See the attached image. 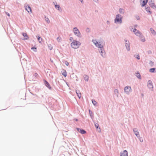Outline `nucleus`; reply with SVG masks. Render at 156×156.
<instances>
[{
	"label": "nucleus",
	"instance_id": "nucleus-1",
	"mask_svg": "<svg viewBox=\"0 0 156 156\" xmlns=\"http://www.w3.org/2000/svg\"><path fill=\"white\" fill-rule=\"evenodd\" d=\"M92 42L96 46L98 47V48H100L101 49V55L103 56L105 55L104 52H103L102 50V48H103V45L100 43V42H98L96 40H93Z\"/></svg>",
	"mask_w": 156,
	"mask_h": 156
},
{
	"label": "nucleus",
	"instance_id": "nucleus-2",
	"mask_svg": "<svg viewBox=\"0 0 156 156\" xmlns=\"http://www.w3.org/2000/svg\"><path fill=\"white\" fill-rule=\"evenodd\" d=\"M80 45V42L76 40H73L71 44V45L72 48L75 49L78 48Z\"/></svg>",
	"mask_w": 156,
	"mask_h": 156
},
{
	"label": "nucleus",
	"instance_id": "nucleus-3",
	"mask_svg": "<svg viewBox=\"0 0 156 156\" xmlns=\"http://www.w3.org/2000/svg\"><path fill=\"white\" fill-rule=\"evenodd\" d=\"M74 33L75 35H76L78 37H80L81 36V34L79 30L76 27H75L73 29Z\"/></svg>",
	"mask_w": 156,
	"mask_h": 156
},
{
	"label": "nucleus",
	"instance_id": "nucleus-4",
	"mask_svg": "<svg viewBox=\"0 0 156 156\" xmlns=\"http://www.w3.org/2000/svg\"><path fill=\"white\" fill-rule=\"evenodd\" d=\"M115 22H122V19L119 15H117L115 20Z\"/></svg>",
	"mask_w": 156,
	"mask_h": 156
},
{
	"label": "nucleus",
	"instance_id": "nucleus-5",
	"mask_svg": "<svg viewBox=\"0 0 156 156\" xmlns=\"http://www.w3.org/2000/svg\"><path fill=\"white\" fill-rule=\"evenodd\" d=\"M133 31L134 33L137 36H140L142 34L138 30H136L135 28L133 29Z\"/></svg>",
	"mask_w": 156,
	"mask_h": 156
},
{
	"label": "nucleus",
	"instance_id": "nucleus-6",
	"mask_svg": "<svg viewBox=\"0 0 156 156\" xmlns=\"http://www.w3.org/2000/svg\"><path fill=\"white\" fill-rule=\"evenodd\" d=\"M125 92L127 94H129L131 90V88L129 87H126L124 88Z\"/></svg>",
	"mask_w": 156,
	"mask_h": 156
},
{
	"label": "nucleus",
	"instance_id": "nucleus-7",
	"mask_svg": "<svg viewBox=\"0 0 156 156\" xmlns=\"http://www.w3.org/2000/svg\"><path fill=\"white\" fill-rule=\"evenodd\" d=\"M147 86L149 88L152 89L153 88V85L151 81L149 80L148 82Z\"/></svg>",
	"mask_w": 156,
	"mask_h": 156
},
{
	"label": "nucleus",
	"instance_id": "nucleus-8",
	"mask_svg": "<svg viewBox=\"0 0 156 156\" xmlns=\"http://www.w3.org/2000/svg\"><path fill=\"white\" fill-rule=\"evenodd\" d=\"M25 8L27 11L29 13H31V9L30 7L28 5L25 6Z\"/></svg>",
	"mask_w": 156,
	"mask_h": 156
},
{
	"label": "nucleus",
	"instance_id": "nucleus-9",
	"mask_svg": "<svg viewBox=\"0 0 156 156\" xmlns=\"http://www.w3.org/2000/svg\"><path fill=\"white\" fill-rule=\"evenodd\" d=\"M140 2L142 6H144L147 3L148 0H140Z\"/></svg>",
	"mask_w": 156,
	"mask_h": 156
},
{
	"label": "nucleus",
	"instance_id": "nucleus-10",
	"mask_svg": "<svg viewBox=\"0 0 156 156\" xmlns=\"http://www.w3.org/2000/svg\"><path fill=\"white\" fill-rule=\"evenodd\" d=\"M76 129L79 132L81 133V134H85L86 133V131L83 129H80L78 128H77Z\"/></svg>",
	"mask_w": 156,
	"mask_h": 156
},
{
	"label": "nucleus",
	"instance_id": "nucleus-11",
	"mask_svg": "<svg viewBox=\"0 0 156 156\" xmlns=\"http://www.w3.org/2000/svg\"><path fill=\"white\" fill-rule=\"evenodd\" d=\"M120 156H128V153L127 151L125 150L122 152L121 153Z\"/></svg>",
	"mask_w": 156,
	"mask_h": 156
},
{
	"label": "nucleus",
	"instance_id": "nucleus-12",
	"mask_svg": "<svg viewBox=\"0 0 156 156\" xmlns=\"http://www.w3.org/2000/svg\"><path fill=\"white\" fill-rule=\"evenodd\" d=\"M125 45L128 51H129L130 50L129 42V41H127V40L126 41Z\"/></svg>",
	"mask_w": 156,
	"mask_h": 156
},
{
	"label": "nucleus",
	"instance_id": "nucleus-13",
	"mask_svg": "<svg viewBox=\"0 0 156 156\" xmlns=\"http://www.w3.org/2000/svg\"><path fill=\"white\" fill-rule=\"evenodd\" d=\"M61 73L64 77H66L67 76V73L65 70L63 69L61 71Z\"/></svg>",
	"mask_w": 156,
	"mask_h": 156
},
{
	"label": "nucleus",
	"instance_id": "nucleus-14",
	"mask_svg": "<svg viewBox=\"0 0 156 156\" xmlns=\"http://www.w3.org/2000/svg\"><path fill=\"white\" fill-rule=\"evenodd\" d=\"M44 84L45 86L48 87L49 89H50L51 87L50 86L49 83L46 80H44Z\"/></svg>",
	"mask_w": 156,
	"mask_h": 156
},
{
	"label": "nucleus",
	"instance_id": "nucleus-15",
	"mask_svg": "<svg viewBox=\"0 0 156 156\" xmlns=\"http://www.w3.org/2000/svg\"><path fill=\"white\" fill-rule=\"evenodd\" d=\"M152 34L153 35H156V32L152 28H150Z\"/></svg>",
	"mask_w": 156,
	"mask_h": 156
},
{
	"label": "nucleus",
	"instance_id": "nucleus-16",
	"mask_svg": "<svg viewBox=\"0 0 156 156\" xmlns=\"http://www.w3.org/2000/svg\"><path fill=\"white\" fill-rule=\"evenodd\" d=\"M76 92L78 97L79 98H80L81 97V94L80 91L79 90H76Z\"/></svg>",
	"mask_w": 156,
	"mask_h": 156
},
{
	"label": "nucleus",
	"instance_id": "nucleus-17",
	"mask_svg": "<svg viewBox=\"0 0 156 156\" xmlns=\"http://www.w3.org/2000/svg\"><path fill=\"white\" fill-rule=\"evenodd\" d=\"M133 131L135 134L136 135V136H138L139 135V133L137 129H134L133 130Z\"/></svg>",
	"mask_w": 156,
	"mask_h": 156
},
{
	"label": "nucleus",
	"instance_id": "nucleus-18",
	"mask_svg": "<svg viewBox=\"0 0 156 156\" xmlns=\"http://www.w3.org/2000/svg\"><path fill=\"white\" fill-rule=\"evenodd\" d=\"M139 37L140 38L141 40L143 42H144L145 41V39L144 37L141 34V35Z\"/></svg>",
	"mask_w": 156,
	"mask_h": 156
},
{
	"label": "nucleus",
	"instance_id": "nucleus-19",
	"mask_svg": "<svg viewBox=\"0 0 156 156\" xmlns=\"http://www.w3.org/2000/svg\"><path fill=\"white\" fill-rule=\"evenodd\" d=\"M22 34L23 36L25 37V39L27 40L28 38L29 37L27 34L23 33Z\"/></svg>",
	"mask_w": 156,
	"mask_h": 156
},
{
	"label": "nucleus",
	"instance_id": "nucleus-20",
	"mask_svg": "<svg viewBox=\"0 0 156 156\" xmlns=\"http://www.w3.org/2000/svg\"><path fill=\"white\" fill-rule=\"evenodd\" d=\"M146 11L148 12H149L150 14H151V12L150 11V7H147L146 9Z\"/></svg>",
	"mask_w": 156,
	"mask_h": 156
},
{
	"label": "nucleus",
	"instance_id": "nucleus-21",
	"mask_svg": "<svg viewBox=\"0 0 156 156\" xmlns=\"http://www.w3.org/2000/svg\"><path fill=\"white\" fill-rule=\"evenodd\" d=\"M37 37L38 38V41H39V42L40 43H41V41H42L41 38V37L38 35L37 36Z\"/></svg>",
	"mask_w": 156,
	"mask_h": 156
},
{
	"label": "nucleus",
	"instance_id": "nucleus-22",
	"mask_svg": "<svg viewBox=\"0 0 156 156\" xmlns=\"http://www.w3.org/2000/svg\"><path fill=\"white\" fill-rule=\"evenodd\" d=\"M155 69L154 68H151L150 69L149 71L150 72H151V73H153L154 72V71L155 70Z\"/></svg>",
	"mask_w": 156,
	"mask_h": 156
},
{
	"label": "nucleus",
	"instance_id": "nucleus-23",
	"mask_svg": "<svg viewBox=\"0 0 156 156\" xmlns=\"http://www.w3.org/2000/svg\"><path fill=\"white\" fill-rule=\"evenodd\" d=\"M150 5L151 7H152L153 8H156V6L154 4L152 3Z\"/></svg>",
	"mask_w": 156,
	"mask_h": 156
},
{
	"label": "nucleus",
	"instance_id": "nucleus-24",
	"mask_svg": "<svg viewBox=\"0 0 156 156\" xmlns=\"http://www.w3.org/2000/svg\"><path fill=\"white\" fill-rule=\"evenodd\" d=\"M45 19L46 21L48 23H49L50 22V20L49 19L48 17H45Z\"/></svg>",
	"mask_w": 156,
	"mask_h": 156
},
{
	"label": "nucleus",
	"instance_id": "nucleus-25",
	"mask_svg": "<svg viewBox=\"0 0 156 156\" xmlns=\"http://www.w3.org/2000/svg\"><path fill=\"white\" fill-rule=\"evenodd\" d=\"M119 12L120 13H124V10L122 9H120Z\"/></svg>",
	"mask_w": 156,
	"mask_h": 156
},
{
	"label": "nucleus",
	"instance_id": "nucleus-26",
	"mask_svg": "<svg viewBox=\"0 0 156 156\" xmlns=\"http://www.w3.org/2000/svg\"><path fill=\"white\" fill-rule=\"evenodd\" d=\"M136 76L139 79H141L140 75L139 73H136Z\"/></svg>",
	"mask_w": 156,
	"mask_h": 156
},
{
	"label": "nucleus",
	"instance_id": "nucleus-27",
	"mask_svg": "<svg viewBox=\"0 0 156 156\" xmlns=\"http://www.w3.org/2000/svg\"><path fill=\"white\" fill-rule=\"evenodd\" d=\"M92 102L94 105H95L97 104L96 102L94 100H92Z\"/></svg>",
	"mask_w": 156,
	"mask_h": 156
},
{
	"label": "nucleus",
	"instance_id": "nucleus-28",
	"mask_svg": "<svg viewBox=\"0 0 156 156\" xmlns=\"http://www.w3.org/2000/svg\"><path fill=\"white\" fill-rule=\"evenodd\" d=\"M135 57L136 58L138 59H140V56L139 55H135Z\"/></svg>",
	"mask_w": 156,
	"mask_h": 156
},
{
	"label": "nucleus",
	"instance_id": "nucleus-29",
	"mask_svg": "<svg viewBox=\"0 0 156 156\" xmlns=\"http://www.w3.org/2000/svg\"><path fill=\"white\" fill-rule=\"evenodd\" d=\"M55 7L56 9H57L58 10L59 9V8L60 6L58 5H55Z\"/></svg>",
	"mask_w": 156,
	"mask_h": 156
},
{
	"label": "nucleus",
	"instance_id": "nucleus-30",
	"mask_svg": "<svg viewBox=\"0 0 156 156\" xmlns=\"http://www.w3.org/2000/svg\"><path fill=\"white\" fill-rule=\"evenodd\" d=\"M95 126L97 129H98L99 127V124L98 123H95Z\"/></svg>",
	"mask_w": 156,
	"mask_h": 156
},
{
	"label": "nucleus",
	"instance_id": "nucleus-31",
	"mask_svg": "<svg viewBox=\"0 0 156 156\" xmlns=\"http://www.w3.org/2000/svg\"><path fill=\"white\" fill-rule=\"evenodd\" d=\"M48 47L50 49V50H51L52 49V47L51 45V44L50 45H48Z\"/></svg>",
	"mask_w": 156,
	"mask_h": 156
},
{
	"label": "nucleus",
	"instance_id": "nucleus-32",
	"mask_svg": "<svg viewBox=\"0 0 156 156\" xmlns=\"http://www.w3.org/2000/svg\"><path fill=\"white\" fill-rule=\"evenodd\" d=\"M84 78H85V80H86L87 81H88V78L87 76H85V77H84Z\"/></svg>",
	"mask_w": 156,
	"mask_h": 156
},
{
	"label": "nucleus",
	"instance_id": "nucleus-33",
	"mask_svg": "<svg viewBox=\"0 0 156 156\" xmlns=\"http://www.w3.org/2000/svg\"><path fill=\"white\" fill-rule=\"evenodd\" d=\"M31 49L34 50V51H36V48L32 47V48H31Z\"/></svg>",
	"mask_w": 156,
	"mask_h": 156
},
{
	"label": "nucleus",
	"instance_id": "nucleus-34",
	"mask_svg": "<svg viewBox=\"0 0 156 156\" xmlns=\"http://www.w3.org/2000/svg\"><path fill=\"white\" fill-rule=\"evenodd\" d=\"M31 49L34 50V51H36V48L32 47V48H31Z\"/></svg>",
	"mask_w": 156,
	"mask_h": 156
},
{
	"label": "nucleus",
	"instance_id": "nucleus-35",
	"mask_svg": "<svg viewBox=\"0 0 156 156\" xmlns=\"http://www.w3.org/2000/svg\"><path fill=\"white\" fill-rule=\"evenodd\" d=\"M57 40L59 41L61 40V38L60 37H58L57 39Z\"/></svg>",
	"mask_w": 156,
	"mask_h": 156
},
{
	"label": "nucleus",
	"instance_id": "nucleus-36",
	"mask_svg": "<svg viewBox=\"0 0 156 156\" xmlns=\"http://www.w3.org/2000/svg\"><path fill=\"white\" fill-rule=\"evenodd\" d=\"M65 64L66 65V66H68L69 65V63L67 62V61H66L65 62Z\"/></svg>",
	"mask_w": 156,
	"mask_h": 156
},
{
	"label": "nucleus",
	"instance_id": "nucleus-37",
	"mask_svg": "<svg viewBox=\"0 0 156 156\" xmlns=\"http://www.w3.org/2000/svg\"><path fill=\"white\" fill-rule=\"evenodd\" d=\"M140 141L141 142H143V139H140Z\"/></svg>",
	"mask_w": 156,
	"mask_h": 156
},
{
	"label": "nucleus",
	"instance_id": "nucleus-38",
	"mask_svg": "<svg viewBox=\"0 0 156 156\" xmlns=\"http://www.w3.org/2000/svg\"><path fill=\"white\" fill-rule=\"evenodd\" d=\"M6 14L9 16H10V14L9 13H7V12H6Z\"/></svg>",
	"mask_w": 156,
	"mask_h": 156
},
{
	"label": "nucleus",
	"instance_id": "nucleus-39",
	"mask_svg": "<svg viewBox=\"0 0 156 156\" xmlns=\"http://www.w3.org/2000/svg\"><path fill=\"white\" fill-rule=\"evenodd\" d=\"M73 38L72 37H71L70 38V41H72L73 40Z\"/></svg>",
	"mask_w": 156,
	"mask_h": 156
},
{
	"label": "nucleus",
	"instance_id": "nucleus-40",
	"mask_svg": "<svg viewBox=\"0 0 156 156\" xmlns=\"http://www.w3.org/2000/svg\"><path fill=\"white\" fill-rule=\"evenodd\" d=\"M150 63H151V64H153V62H150Z\"/></svg>",
	"mask_w": 156,
	"mask_h": 156
},
{
	"label": "nucleus",
	"instance_id": "nucleus-41",
	"mask_svg": "<svg viewBox=\"0 0 156 156\" xmlns=\"http://www.w3.org/2000/svg\"><path fill=\"white\" fill-rule=\"evenodd\" d=\"M150 63H151V64H153V62H150Z\"/></svg>",
	"mask_w": 156,
	"mask_h": 156
},
{
	"label": "nucleus",
	"instance_id": "nucleus-42",
	"mask_svg": "<svg viewBox=\"0 0 156 156\" xmlns=\"http://www.w3.org/2000/svg\"><path fill=\"white\" fill-rule=\"evenodd\" d=\"M75 120L76 121H78V120L77 119H75Z\"/></svg>",
	"mask_w": 156,
	"mask_h": 156
},
{
	"label": "nucleus",
	"instance_id": "nucleus-43",
	"mask_svg": "<svg viewBox=\"0 0 156 156\" xmlns=\"http://www.w3.org/2000/svg\"><path fill=\"white\" fill-rule=\"evenodd\" d=\"M81 2H82L83 1V0H81Z\"/></svg>",
	"mask_w": 156,
	"mask_h": 156
}]
</instances>
